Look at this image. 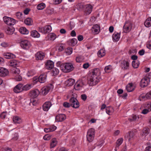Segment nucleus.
Returning a JSON list of instances; mask_svg holds the SVG:
<instances>
[{
	"label": "nucleus",
	"instance_id": "obj_1",
	"mask_svg": "<svg viewBox=\"0 0 151 151\" xmlns=\"http://www.w3.org/2000/svg\"><path fill=\"white\" fill-rule=\"evenodd\" d=\"M100 73V71L98 68H95L93 70L92 73L91 74V76L88 78L90 85H95L100 81L98 76Z\"/></svg>",
	"mask_w": 151,
	"mask_h": 151
},
{
	"label": "nucleus",
	"instance_id": "obj_2",
	"mask_svg": "<svg viewBox=\"0 0 151 151\" xmlns=\"http://www.w3.org/2000/svg\"><path fill=\"white\" fill-rule=\"evenodd\" d=\"M60 67L62 68L61 70L65 73H68L73 69V65L70 63H66L65 64L62 63L60 65Z\"/></svg>",
	"mask_w": 151,
	"mask_h": 151
},
{
	"label": "nucleus",
	"instance_id": "obj_3",
	"mask_svg": "<svg viewBox=\"0 0 151 151\" xmlns=\"http://www.w3.org/2000/svg\"><path fill=\"white\" fill-rule=\"evenodd\" d=\"M95 135V130L93 128H91L88 130L87 134V140L89 142H92L94 138Z\"/></svg>",
	"mask_w": 151,
	"mask_h": 151
},
{
	"label": "nucleus",
	"instance_id": "obj_4",
	"mask_svg": "<svg viewBox=\"0 0 151 151\" xmlns=\"http://www.w3.org/2000/svg\"><path fill=\"white\" fill-rule=\"evenodd\" d=\"M52 29V28L50 25H47L44 27H39L38 31L44 34H46L49 33L51 31Z\"/></svg>",
	"mask_w": 151,
	"mask_h": 151
},
{
	"label": "nucleus",
	"instance_id": "obj_5",
	"mask_svg": "<svg viewBox=\"0 0 151 151\" xmlns=\"http://www.w3.org/2000/svg\"><path fill=\"white\" fill-rule=\"evenodd\" d=\"M53 88V85L52 84L48 85L43 87L41 89L42 93L44 95H46Z\"/></svg>",
	"mask_w": 151,
	"mask_h": 151
},
{
	"label": "nucleus",
	"instance_id": "obj_6",
	"mask_svg": "<svg viewBox=\"0 0 151 151\" xmlns=\"http://www.w3.org/2000/svg\"><path fill=\"white\" fill-rule=\"evenodd\" d=\"M3 19L4 22L9 25H13L15 24V20L12 18L5 16Z\"/></svg>",
	"mask_w": 151,
	"mask_h": 151
},
{
	"label": "nucleus",
	"instance_id": "obj_7",
	"mask_svg": "<svg viewBox=\"0 0 151 151\" xmlns=\"http://www.w3.org/2000/svg\"><path fill=\"white\" fill-rule=\"evenodd\" d=\"M71 106L75 108H77L79 106V103L77 99L75 98H71L69 100Z\"/></svg>",
	"mask_w": 151,
	"mask_h": 151
},
{
	"label": "nucleus",
	"instance_id": "obj_8",
	"mask_svg": "<svg viewBox=\"0 0 151 151\" xmlns=\"http://www.w3.org/2000/svg\"><path fill=\"white\" fill-rule=\"evenodd\" d=\"M150 82L149 78L145 77L141 80L140 84V86L143 88L145 87L148 85Z\"/></svg>",
	"mask_w": 151,
	"mask_h": 151
},
{
	"label": "nucleus",
	"instance_id": "obj_9",
	"mask_svg": "<svg viewBox=\"0 0 151 151\" xmlns=\"http://www.w3.org/2000/svg\"><path fill=\"white\" fill-rule=\"evenodd\" d=\"M20 46L23 49H27L30 47L31 45L28 41L24 40L21 41Z\"/></svg>",
	"mask_w": 151,
	"mask_h": 151
},
{
	"label": "nucleus",
	"instance_id": "obj_10",
	"mask_svg": "<svg viewBox=\"0 0 151 151\" xmlns=\"http://www.w3.org/2000/svg\"><path fill=\"white\" fill-rule=\"evenodd\" d=\"M40 93L39 91L37 89H35L30 91L29 95L32 98H35L37 97Z\"/></svg>",
	"mask_w": 151,
	"mask_h": 151
},
{
	"label": "nucleus",
	"instance_id": "obj_11",
	"mask_svg": "<svg viewBox=\"0 0 151 151\" xmlns=\"http://www.w3.org/2000/svg\"><path fill=\"white\" fill-rule=\"evenodd\" d=\"M66 118V116L64 114H60L57 115L55 118V120L58 122H61L63 121Z\"/></svg>",
	"mask_w": 151,
	"mask_h": 151
},
{
	"label": "nucleus",
	"instance_id": "obj_12",
	"mask_svg": "<svg viewBox=\"0 0 151 151\" xmlns=\"http://www.w3.org/2000/svg\"><path fill=\"white\" fill-rule=\"evenodd\" d=\"M93 6L90 4L85 5L84 11L87 14H89L92 12Z\"/></svg>",
	"mask_w": 151,
	"mask_h": 151
},
{
	"label": "nucleus",
	"instance_id": "obj_13",
	"mask_svg": "<svg viewBox=\"0 0 151 151\" xmlns=\"http://www.w3.org/2000/svg\"><path fill=\"white\" fill-rule=\"evenodd\" d=\"M22 84L20 83L16 86L14 88V92L16 93H20L22 91Z\"/></svg>",
	"mask_w": 151,
	"mask_h": 151
},
{
	"label": "nucleus",
	"instance_id": "obj_14",
	"mask_svg": "<svg viewBox=\"0 0 151 151\" xmlns=\"http://www.w3.org/2000/svg\"><path fill=\"white\" fill-rule=\"evenodd\" d=\"M131 29L130 24L125 23L123 27V31L125 33H128L131 30Z\"/></svg>",
	"mask_w": 151,
	"mask_h": 151
},
{
	"label": "nucleus",
	"instance_id": "obj_15",
	"mask_svg": "<svg viewBox=\"0 0 151 151\" xmlns=\"http://www.w3.org/2000/svg\"><path fill=\"white\" fill-rule=\"evenodd\" d=\"M51 106L52 104L50 102H46L43 105V109L45 111H47Z\"/></svg>",
	"mask_w": 151,
	"mask_h": 151
},
{
	"label": "nucleus",
	"instance_id": "obj_16",
	"mask_svg": "<svg viewBox=\"0 0 151 151\" xmlns=\"http://www.w3.org/2000/svg\"><path fill=\"white\" fill-rule=\"evenodd\" d=\"M35 56L36 60H42L45 57V55L44 53L41 52H39L35 54Z\"/></svg>",
	"mask_w": 151,
	"mask_h": 151
},
{
	"label": "nucleus",
	"instance_id": "obj_17",
	"mask_svg": "<svg viewBox=\"0 0 151 151\" xmlns=\"http://www.w3.org/2000/svg\"><path fill=\"white\" fill-rule=\"evenodd\" d=\"M47 75L45 74H41L39 77L38 80L41 83H45L46 80Z\"/></svg>",
	"mask_w": 151,
	"mask_h": 151
},
{
	"label": "nucleus",
	"instance_id": "obj_18",
	"mask_svg": "<svg viewBox=\"0 0 151 151\" xmlns=\"http://www.w3.org/2000/svg\"><path fill=\"white\" fill-rule=\"evenodd\" d=\"M8 70L3 68H0V76L2 77H4L8 74Z\"/></svg>",
	"mask_w": 151,
	"mask_h": 151
},
{
	"label": "nucleus",
	"instance_id": "obj_19",
	"mask_svg": "<svg viewBox=\"0 0 151 151\" xmlns=\"http://www.w3.org/2000/svg\"><path fill=\"white\" fill-rule=\"evenodd\" d=\"M45 65L46 68L48 70L52 69L54 66L53 62L50 60L48 61Z\"/></svg>",
	"mask_w": 151,
	"mask_h": 151
},
{
	"label": "nucleus",
	"instance_id": "obj_20",
	"mask_svg": "<svg viewBox=\"0 0 151 151\" xmlns=\"http://www.w3.org/2000/svg\"><path fill=\"white\" fill-rule=\"evenodd\" d=\"M129 63L126 60H123L121 63V66L122 69H127L129 68Z\"/></svg>",
	"mask_w": 151,
	"mask_h": 151
},
{
	"label": "nucleus",
	"instance_id": "obj_21",
	"mask_svg": "<svg viewBox=\"0 0 151 151\" xmlns=\"http://www.w3.org/2000/svg\"><path fill=\"white\" fill-rule=\"evenodd\" d=\"M120 38V33L114 32L112 35V39L114 42L118 41Z\"/></svg>",
	"mask_w": 151,
	"mask_h": 151
},
{
	"label": "nucleus",
	"instance_id": "obj_22",
	"mask_svg": "<svg viewBox=\"0 0 151 151\" xmlns=\"http://www.w3.org/2000/svg\"><path fill=\"white\" fill-rule=\"evenodd\" d=\"M14 31V29L13 27H8L6 29L5 32L7 35H11L13 34Z\"/></svg>",
	"mask_w": 151,
	"mask_h": 151
},
{
	"label": "nucleus",
	"instance_id": "obj_23",
	"mask_svg": "<svg viewBox=\"0 0 151 151\" xmlns=\"http://www.w3.org/2000/svg\"><path fill=\"white\" fill-rule=\"evenodd\" d=\"M135 88V86L133 85L132 83H130L127 86L126 89L127 91L130 92L134 90Z\"/></svg>",
	"mask_w": 151,
	"mask_h": 151
},
{
	"label": "nucleus",
	"instance_id": "obj_24",
	"mask_svg": "<svg viewBox=\"0 0 151 151\" xmlns=\"http://www.w3.org/2000/svg\"><path fill=\"white\" fill-rule=\"evenodd\" d=\"M75 83V80L72 78H69L65 82V84L68 86H71L73 85Z\"/></svg>",
	"mask_w": 151,
	"mask_h": 151
},
{
	"label": "nucleus",
	"instance_id": "obj_25",
	"mask_svg": "<svg viewBox=\"0 0 151 151\" xmlns=\"http://www.w3.org/2000/svg\"><path fill=\"white\" fill-rule=\"evenodd\" d=\"M100 29V27L97 24L94 25L91 28L92 31L93 32H97V33L99 32Z\"/></svg>",
	"mask_w": 151,
	"mask_h": 151
},
{
	"label": "nucleus",
	"instance_id": "obj_26",
	"mask_svg": "<svg viewBox=\"0 0 151 151\" xmlns=\"http://www.w3.org/2000/svg\"><path fill=\"white\" fill-rule=\"evenodd\" d=\"M4 58L6 59L13 58H15V55L10 53H4Z\"/></svg>",
	"mask_w": 151,
	"mask_h": 151
},
{
	"label": "nucleus",
	"instance_id": "obj_27",
	"mask_svg": "<svg viewBox=\"0 0 151 151\" xmlns=\"http://www.w3.org/2000/svg\"><path fill=\"white\" fill-rule=\"evenodd\" d=\"M13 120L14 123L16 124H20L22 122L21 119L17 116H14L13 118Z\"/></svg>",
	"mask_w": 151,
	"mask_h": 151
},
{
	"label": "nucleus",
	"instance_id": "obj_28",
	"mask_svg": "<svg viewBox=\"0 0 151 151\" xmlns=\"http://www.w3.org/2000/svg\"><path fill=\"white\" fill-rule=\"evenodd\" d=\"M58 142L56 138H52L51 140L50 143V148H53L55 147L57 144Z\"/></svg>",
	"mask_w": 151,
	"mask_h": 151
},
{
	"label": "nucleus",
	"instance_id": "obj_29",
	"mask_svg": "<svg viewBox=\"0 0 151 151\" xmlns=\"http://www.w3.org/2000/svg\"><path fill=\"white\" fill-rule=\"evenodd\" d=\"M85 5L83 3H80L76 5L77 9L79 11H84Z\"/></svg>",
	"mask_w": 151,
	"mask_h": 151
},
{
	"label": "nucleus",
	"instance_id": "obj_30",
	"mask_svg": "<svg viewBox=\"0 0 151 151\" xmlns=\"http://www.w3.org/2000/svg\"><path fill=\"white\" fill-rule=\"evenodd\" d=\"M24 22L27 25H31L33 24V21L30 18H27L24 20Z\"/></svg>",
	"mask_w": 151,
	"mask_h": 151
},
{
	"label": "nucleus",
	"instance_id": "obj_31",
	"mask_svg": "<svg viewBox=\"0 0 151 151\" xmlns=\"http://www.w3.org/2000/svg\"><path fill=\"white\" fill-rule=\"evenodd\" d=\"M144 24L146 27H149L151 26V17L147 18L144 23Z\"/></svg>",
	"mask_w": 151,
	"mask_h": 151
},
{
	"label": "nucleus",
	"instance_id": "obj_32",
	"mask_svg": "<svg viewBox=\"0 0 151 151\" xmlns=\"http://www.w3.org/2000/svg\"><path fill=\"white\" fill-rule=\"evenodd\" d=\"M106 112L109 115H110L114 111V109L111 106H108L106 107Z\"/></svg>",
	"mask_w": 151,
	"mask_h": 151
},
{
	"label": "nucleus",
	"instance_id": "obj_33",
	"mask_svg": "<svg viewBox=\"0 0 151 151\" xmlns=\"http://www.w3.org/2000/svg\"><path fill=\"white\" fill-rule=\"evenodd\" d=\"M9 64L10 66L15 68L17 65V62L15 60H12L9 62Z\"/></svg>",
	"mask_w": 151,
	"mask_h": 151
},
{
	"label": "nucleus",
	"instance_id": "obj_34",
	"mask_svg": "<svg viewBox=\"0 0 151 151\" xmlns=\"http://www.w3.org/2000/svg\"><path fill=\"white\" fill-rule=\"evenodd\" d=\"M19 32L23 34H27L29 33L28 31L24 27H22L19 29Z\"/></svg>",
	"mask_w": 151,
	"mask_h": 151
},
{
	"label": "nucleus",
	"instance_id": "obj_35",
	"mask_svg": "<svg viewBox=\"0 0 151 151\" xmlns=\"http://www.w3.org/2000/svg\"><path fill=\"white\" fill-rule=\"evenodd\" d=\"M11 71L12 73L15 75H19L20 73V70L17 68H13Z\"/></svg>",
	"mask_w": 151,
	"mask_h": 151
},
{
	"label": "nucleus",
	"instance_id": "obj_36",
	"mask_svg": "<svg viewBox=\"0 0 151 151\" xmlns=\"http://www.w3.org/2000/svg\"><path fill=\"white\" fill-rule=\"evenodd\" d=\"M59 73V70L56 68H54L51 71V74L52 76H55L58 74Z\"/></svg>",
	"mask_w": 151,
	"mask_h": 151
},
{
	"label": "nucleus",
	"instance_id": "obj_37",
	"mask_svg": "<svg viewBox=\"0 0 151 151\" xmlns=\"http://www.w3.org/2000/svg\"><path fill=\"white\" fill-rule=\"evenodd\" d=\"M31 35L35 37H40V34L36 30H33L31 32Z\"/></svg>",
	"mask_w": 151,
	"mask_h": 151
},
{
	"label": "nucleus",
	"instance_id": "obj_38",
	"mask_svg": "<svg viewBox=\"0 0 151 151\" xmlns=\"http://www.w3.org/2000/svg\"><path fill=\"white\" fill-rule=\"evenodd\" d=\"M104 51L103 49L100 50L98 52V55L99 57H102L105 55Z\"/></svg>",
	"mask_w": 151,
	"mask_h": 151
},
{
	"label": "nucleus",
	"instance_id": "obj_39",
	"mask_svg": "<svg viewBox=\"0 0 151 151\" xmlns=\"http://www.w3.org/2000/svg\"><path fill=\"white\" fill-rule=\"evenodd\" d=\"M16 16L17 18L19 19L20 21H23V16L22 13L19 12H17L16 13Z\"/></svg>",
	"mask_w": 151,
	"mask_h": 151
},
{
	"label": "nucleus",
	"instance_id": "obj_40",
	"mask_svg": "<svg viewBox=\"0 0 151 151\" xmlns=\"http://www.w3.org/2000/svg\"><path fill=\"white\" fill-rule=\"evenodd\" d=\"M134 135V132H130L128 133L127 137L128 138V140L129 141H130V140L133 139Z\"/></svg>",
	"mask_w": 151,
	"mask_h": 151
},
{
	"label": "nucleus",
	"instance_id": "obj_41",
	"mask_svg": "<svg viewBox=\"0 0 151 151\" xmlns=\"http://www.w3.org/2000/svg\"><path fill=\"white\" fill-rule=\"evenodd\" d=\"M45 7V4L44 3H41L37 6V8L38 10H41L44 9Z\"/></svg>",
	"mask_w": 151,
	"mask_h": 151
},
{
	"label": "nucleus",
	"instance_id": "obj_42",
	"mask_svg": "<svg viewBox=\"0 0 151 151\" xmlns=\"http://www.w3.org/2000/svg\"><path fill=\"white\" fill-rule=\"evenodd\" d=\"M112 70V66L110 65H109L106 66L104 68V70L106 72H109Z\"/></svg>",
	"mask_w": 151,
	"mask_h": 151
},
{
	"label": "nucleus",
	"instance_id": "obj_43",
	"mask_svg": "<svg viewBox=\"0 0 151 151\" xmlns=\"http://www.w3.org/2000/svg\"><path fill=\"white\" fill-rule=\"evenodd\" d=\"M77 42V40L76 38H73L70 40V43L72 46H75Z\"/></svg>",
	"mask_w": 151,
	"mask_h": 151
},
{
	"label": "nucleus",
	"instance_id": "obj_44",
	"mask_svg": "<svg viewBox=\"0 0 151 151\" xmlns=\"http://www.w3.org/2000/svg\"><path fill=\"white\" fill-rule=\"evenodd\" d=\"M123 139L122 138H121L118 139L116 142V147H119L122 143Z\"/></svg>",
	"mask_w": 151,
	"mask_h": 151
},
{
	"label": "nucleus",
	"instance_id": "obj_45",
	"mask_svg": "<svg viewBox=\"0 0 151 151\" xmlns=\"http://www.w3.org/2000/svg\"><path fill=\"white\" fill-rule=\"evenodd\" d=\"M139 63L138 62H136L133 60L132 62V65L133 67L135 68H137L139 66Z\"/></svg>",
	"mask_w": 151,
	"mask_h": 151
},
{
	"label": "nucleus",
	"instance_id": "obj_46",
	"mask_svg": "<svg viewBox=\"0 0 151 151\" xmlns=\"http://www.w3.org/2000/svg\"><path fill=\"white\" fill-rule=\"evenodd\" d=\"M31 86L30 85H26L23 87L22 86V90L23 91H27L31 88Z\"/></svg>",
	"mask_w": 151,
	"mask_h": 151
},
{
	"label": "nucleus",
	"instance_id": "obj_47",
	"mask_svg": "<svg viewBox=\"0 0 151 151\" xmlns=\"http://www.w3.org/2000/svg\"><path fill=\"white\" fill-rule=\"evenodd\" d=\"M83 60V57L81 56H78L76 57V61L77 63L82 62Z\"/></svg>",
	"mask_w": 151,
	"mask_h": 151
},
{
	"label": "nucleus",
	"instance_id": "obj_48",
	"mask_svg": "<svg viewBox=\"0 0 151 151\" xmlns=\"http://www.w3.org/2000/svg\"><path fill=\"white\" fill-rule=\"evenodd\" d=\"M49 37L50 40H53L56 38V35L53 33H51L49 35Z\"/></svg>",
	"mask_w": 151,
	"mask_h": 151
},
{
	"label": "nucleus",
	"instance_id": "obj_49",
	"mask_svg": "<svg viewBox=\"0 0 151 151\" xmlns=\"http://www.w3.org/2000/svg\"><path fill=\"white\" fill-rule=\"evenodd\" d=\"M142 135H146L149 132V129L148 128H144L142 130Z\"/></svg>",
	"mask_w": 151,
	"mask_h": 151
},
{
	"label": "nucleus",
	"instance_id": "obj_50",
	"mask_svg": "<svg viewBox=\"0 0 151 151\" xmlns=\"http://www.w3.org/2000/svg\"><path fill=\"white\" fill-rule=\"evenodd\" d=\"M73 49L71 47L68 48L66 50L65 52L67 55H70L71 54L72 52Z\"/></svg>",
	"mask_w": 151,
	"mask_h": 151
},
{
	"label": "nucleus",
	"instance_id": "obj_51",
	"mask_svg": "<svg viewBox=\"0 0 151 151\" xmlns=\"http://www.w3.org/2000/svg\"><path fill=\"white\" fill-rule=\"evenodd\" d=\"M147 99L146 97V94L145 95H141L139 97V99L140 101L145 100Z\"/></svg>",
	"mask_w": 151,
	"mask_h": 151
},
{
	"label": "nucleus",
	"instance_id": "obj_52",
	"mask_svg": "<svg viewBox=\"0 0 151 151\" xmlns=\"http://www.w3.org/2000/svg\"><path fill=\"white\" fill-rule=\"evenodd\" d=\"M51 136L52 135L47 134L43 137V139L45 140H48L51 139Z\"/></svg>",
	"mask_w": 151,
	"mask_h": 151
},
{
	"label": "nucleus",
	"instance_id": "obj_53",
	"mask_svg": "<svg viewBox=\"0 0 151 151\" xmlns=\"http://www.w3.org/2000/svg\"><path fill=\"white\" fill-rule=\"evenodd\" d=\"M71 105L70 103H69L66 102H64L63 104V106L66 108L70 107L71 106Z\"/></svg>",
	"mask_w": 151,
	"mask_h": 151
},
{
	"label": "nucleus",
	"instance_id": "obj_54",
	"mask_svg": "<svg viewBox=\"0 0 151 151\" xmlns=\"http://www.w3.org/2000/svg\"><path fill=\"white\" fill-rule=\"evenodd\" d=\"M14 79L16 81H20L22 80V78L21 76L18 75L15 76Z\"/></svg>",
	"mask_w": 151,
	"mask_h": 151
},
{
	"label": "nucleus",
	"instance_id": "obj_55",
	"mask_svg": "<svg viewBox=\"0 0 151 151\" xmlns=\"http://www.w3.org/2000/svg\"><path fill=\"white\" fill-rule=\"evenodd\" d=\"M139 117L138 116H137L135 115H133L132 116V119H129L130 121H134L137 120L138 119Z\"/></svg>",
	"mask_w": 151,
	"mask_h": 151
},
{
	"label": "nucleus",
	"instance_id": "obj_56",
	"mask_svg": "<svg viewBox=\"0 0 151 151\" xmlns=\"http://www.w3.org/2000/svg\"><path fill=\"white\" fill-rule=\"evenodd\" d=\"M148 109H144L142 110V113L143 114H146L149 111H151L150 110L149 108H147Z\"/></svg>",
	"mask_w": 151,
	"mask_h": 151
},
{
	"label": "nucleus",
	"instance_id": "obj_57",
	"mask_svg": "<svg viewBox=\"0 0 151 151\" xmlns=\"http://www.w3.org/2000/svg\"><path fill=\"white\" fill-rule=\"evenodd\" d=\"M80 85L79 84L75 85L74 86V88L76 90H79L80 89Z\"/></svg>",
	"mask_w": 151,
	"mask_h": 151
},
{
	"label": "nucleus",
	"instance_id": "obj_58",
	"mask_svg": "<svg viewBox=\"0 0 151 151\" xmlns=\"http://www.w3.org/2000/svg\"><path fill=\"white\" fill-rule=\"evenodd\" d=\"M146 97L148 99H151V90L146 93Z\"/></svg>",
	"mask_w": 151,
	"mask_h": 151
},
{
	"label": "nucleus",
	"instance_id": "obj_59",
	"mask_svg": "<svg viewBox=\"0 0 151 151\" xmlns=\"http://www.w3.org/2000/svg\"><path fill=\"white\" fill-rule=\"evenodd\" d=\"M50 130L51 132L54 131L57 128V127L54 125H52L50 127Z\"/></svg>",
	"mask_w": 151,
	"mask_h": 151
},
{
	"label": "nucleus",
	"instance_id": "obj_60",
	"mask_svg": "<svg viewBox=\"0 0 151 151\" xmlns=\"http://www.w3.org/2000/svg\"><path fill=\"white\" fill-rule=\"evenodd\" d=\"M81 97L83 100L85 101L86 99L87 96L85 94H83L81 95Z\"/></svg>",
	"mask_w": 151,
	"mask_h": 151
},
{
	"label": "nucleus",
	"instance_id": "obj_61",
	"mask_svg": "<svg viewBox=\"0 0 151 151\" xmlns=\"http://www.w3.org/2000/svg\"><path fill=\"white\" fill-rule=\"evenodd\" d=\"M90 66L88 63H86L83 65V68L85 69L87 68Z\"/></svg>",
	"mask_w": 151,
	"mask_h": 151
},
{
	"label": "nucleus",
	"instance_id": "obj_62",
	"mask_svg": "<svg viewBox=\"0 0 151 151\" xmlns=\"http://www.w3.org/2000/svg\"><path fill=\"white\" fill-rule=\"evenodd\" d=\"M6 113L5 112H2L0 115V116L2 119H5L6 116Z\"/></svg>",
	"mask_w": 151,
	"mask_h": 151
},
{
	"label": "nucleus",
	"instance_id": "obj_63",
	"mask_svg": "<svg viewBox=\"0 0 151 151\" xmlns=\"http://www.w3.org/2000/svg\"><path fill=\"white\" fill-rule=\"evenodd\" d=\"M145 52V50L143 49H142L140 50L138 52V53L140 55H143Z\"/></svg>",
	"mask_w": 151,
	"mask_h": 151
},
{
	"label": "nucleus",
	"instance_id": "obj_64",
	"mask_svg": "<svg viewBox=\"0 0 151 151\" xmlns=\"http://www.w3.org/2000/svg\"><path fill=\"white\" fill-rule=\"evenodd\" d=\"M147 47L148 48L151 49V41H149L147 42Z\"/></svg>",
	"mask_w": 151,
	"mask_h": 151
}]
</instances>
